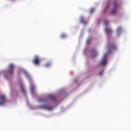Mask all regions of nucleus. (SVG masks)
I'll return each instance as SVG.
<instances>
[{
	"instance_id": "9b49d317",
	"label": "nucleus",
	"mask_w": 131,
	"mask_h": 131,
	"mask_svg": "<svg viewBox=\"0 0 131 131\" xmlns=\"http://www.w3.org/2000/svg\"><path fill=\"white\" fill-rule=\"evenodd\" d=\"M80 21L84 24H86V23H88V22L84 20V18L83 17L80 18Z\"/></svg>"
},
{
	"instance_id": "dca6fc26",
	"label": "nucleus",
	"mask_w": 131,
	"mask_h": 131,
	"mask_svg": "<svg viewBox=\"0 0 131 131\" xmlns=\"http://www.w3.org/2000/svg\"><path fill=\"white\" fill-rule=\"evenodd\" d=\"M30 90L32 92H33V90H34V86L33 85L30 86Z\"/></svg>"
},
{
	"instance_id": "20e7f679",
	"label": "nucleus",
	"mask_w": 131,
	"mask_h": 131,
	"mask_svg": "<svg viewBox=\"0 0 131 131\" xmlns=\"http://www.w3.org/2000/svg\"><path fill=\"white\" fill-rule=\"evenodd\" d=\"M33 63L35 64V65H39V63H40V59H39V57L37 56H35L33 60Z\"/></svg>"
},
{
	"instance_id": "4468645a",
	"label": "nucleus",
	"mask_w": 131,
	"mask_h": 131,
	"mask_svg": "<svg viewBox=\"0 0 131 131\" xmlns=\"http://www.w3.org/2000/svg\"><path fill=\"white\" fill-rule=\"evenodd\" d=\"M51 65H52V63H51L50 62H47V63H46V64L45 65V66H46V67H50V66H51Z\"/></svg>"
},
{
	"instance_id": "412c9836",
	"label": "nucleus",
	"mask_w": 131,
	"mask_h": 131,
	"mask_svg": "<svg viewBox=\"0 0 131 131\" xmlns=\"http://www.w3.org/2000/svg\"><path fill=\"white\" fill-rule=\"evenodd\" d=\"M105 25H107V24H108V21H105Z\"/></svg>"
},
{
	"instance_id": "6ab92c4d",
	"label": "nucleus",
	"mask_w": 131,
	"mask_h": 131,
	"mask_svg": "<svg viewBox=\"0 0 131 131\" xmlns=\"http://www.w3.org/2000/svg\"><path fill=\"white\" fill-rule=\"evenodd\" d=\"M91 38H89L86 41V43H89L91 41Z\"/></svg>"
},
{
	"instance_id": "423d86ee",
	"label": "nucleus",
	"mask_w": 131,
	"mask_h": 131,
	"mask_svg": "<svg viewBox=\"0 0 131 131\" xmlns=\"http://www.w3.org/2000/svg\"><path fill=\"white\" fill-rule=\"evenodd\" d=\"M1 101H0V105H4L5 104V100H6V96L4 95H1L0 96Z\"/></svg>"
},
{
	"instance_id": "7ed1b4c3",
	"label": "nucleus",
	"mask_w": 131,
	"mask_h": 131,
	"mask_svg": "<svg viewBox=\"0 0 131 131\" xmlns=\"http://www.w3.org/2000/svg\"><path fill=\"white\" fill-rule=\"evenodd\" d=\"M107 55L105 54L103 56V57L102 58V59L101 60L99 65H101V66H104V65H106V64H107Z\"/></svg>"
},
{
	"instance_id": "f8f14e48",
	"label": "nucleus",
	"mask_w": 131,
	"mask_h": 131,
	"mask_svg": "<svg viewBox=\"0 0 131 131\" xmlns=\"http://www.w3.org/2000/svg\"><path fill=\"white\" fill-rule=\"evenodd\" d=\"M44 108H45V109H47V110H52L53 109V107L48 105H45Z\"/></svg>"
},
{
	"instance_id": "9d476101",
	"label": "nucleus",
	"mask_w": 131,
	"mask_h": 131,
	"mask_svg": "<svg viewBox=\"0 0 131 131\" xmlns=\"http://www.w3.org/2000/svg\"><path fill=\"white\" fill-rule=\"evenodd\" d=\"M20 88L21 92H23L24 94H26V91H25V88H24V86H23V85L21 84L20 86Z\"/></svg>"
},
{
	"instance_id": "f3484780",
	"label": "nucleus",
	"mask_w": 131,
	"mask_h": 131,
	"mask_svg": "<svg viewBox=\"0 0 131 131\" xmlns=\"http://www.w3.org/2000/svg\"><path fill=\"white\" fill-rule=\"evenodd\" d=\"M122 29L121 27L118 28H117V31H118V32H120V31H121Z\"/></svg>"
},
{
	"instance_id": "0eeeda50",
	"label": "nucleus",
	"mask_w": 131,
	"mask_h": 131,
	"mask_svg": "<svg viewBox=\"0 0 131 131\" xmlns=\"http://www.w3.org/2000/svg\"><path fill=\"white\" fill-rule=\"evenodd\" d=\"M110 7V2H108L106 3V6L103 10V12L106 13V11H107V10H108V9H109Z\"/></svg>"
},
{
	"instance_id": "a211bd4d",
	"label": "nucleus",
	"mask_w": 131,
	"mask_h": 131,
	"mask_svg": "<svg viewBox=\"0 0 131 131\" xmlns=\"http://www.w3.org/2000/svg\"><path fill=\"white\" fill-rule=\"evenodd\" d=\"M104 72V70H102L101 71H100L99 73H98V75H102V74H103V73Z\"/></svg>"
},
{
	"instance_id": "39448f33",
	"label": "nucleus",
	"mask_w": 131,
	"mask_h": 131,
	"mask_svg": "<svg viewBox=\"0 0 131 131\" xmlns=\"http://www.w3.org/2000/svg\"><path fill=\"white\" fill-rule=\"evenodd\" d=\"M107 49H108V50H117V47H116V46H115V45L114 44H109L107 46Z\"/></svg>"
},
{
	"instance_id": "2eb2a0df",
	"label": "nucleus",
	"mask_w": 131,
	"mask_h": 131,
	"mask_svg": "<svg viewBox=\"0 0 131 131\" xmlns=\"http://www.w3.org/2000/svg\"><path fill=\"white\" fill-rule=\"evenodd\" d=\"M94 12H95V9L94 8H92L90 11V13L92 14L93 13H94Z\"/></svg>"
},
{
	"instance_id": "ddd939ff",
	"label": "nucleus",
	"mask_w": 131,
	"mask_h": 131,
	"mask_svg": "<svg viewBox=\"0 0 131 131\" xmlns=\"http://www.w3.org/2000/svg\"><path fill=\"white\" fill-rule=\"evenodd\" d=\"M49 98L52 100V101H56V98L53 95H50Z\"/></svg>"
},
{
	"instance_id": "1a4fd4ad",
	"label": "nucleus",
	"mask_w": 131,
	"mask_h": 131,
	"mask_svg": "<svg viewBox=\"0 0 131 131\" xmlns=\"http://www.w3.org/2000/svg\"><path fill=\"white\" fill-rule=\"evenodd\" d=\"M92 55H94V56H92V58H95V57H97V56H98V54H97V51H96V50H93L92 51Z\"/></svg>"
},
{
	"instance_id": "6e6552de",
	"label": "nucleus",
	"mask_w": 131,
	"mask_h": 131,
	"mask_svg": "<svg viewBox=\"0 0 131 131\" xmlns=\"http://www.w3.org/2000/svg\"><path fill=\"white\" fill-rule=\"evenodd\" d=\"M105 32H106L107 34H112V30L109 28H106L105 29Z\"/></svg>"
},
{
	"instance_id": "f257e3e1",
	"label": "nucleus",
	"mask_w": 131,
	"mask_h": 131,
	"mask_svg": "<svg viewBox=\"0 0 131 131\" xmlns=\"http://www.w3.org/2000/svg\"><path fill=\"white\" fill-rule=\"evenodd\" d=\"M15 66L13 64H10L9 65L8 70L7 71V74L9 76L14 75V69Z\"/></svg>"
},
{
	"instance_id": "f03ea898",
	"label": "nucleus",
	"mask_w": 131,
	"mask_h": 131,
	"mask_svg": "<svg viewBox=\"0 0 131 131\" xmlns=\"http://www.w3.org/2000/svg\"><path fill=\"white\" fill-rule=\"evenodd\" d=\"M118 8V5H117V1H114V9L111 12V15H114L116 12H117V9Z\"/></svg>"
},
{
	"instance_id": "aec40b11",
	"label": "nucleus",
	"mask_w": 131,
	"mask_h": 131,
	"mask_svg": "<svg viewBox=\"0 0 131 131\" xmlns=\"http://www.w3.org/2000/svg\"><path fill=\"white\" fill-rule=\"evenodd\" d=\"M66 35L65 34H62L61 35V38H64V37H66Z\"/></svg>"
}]
</instances>
